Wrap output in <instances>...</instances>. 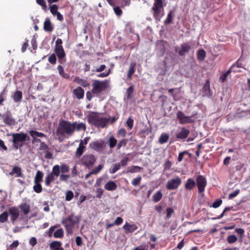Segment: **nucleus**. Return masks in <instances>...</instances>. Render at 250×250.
Returning a JSON list of instances; mask_svg holds the SVG:
<instances>
[{"label":"nucleus","mask_w":250,"mask_h":250,"mask_svg":"<svg viewBox=\"0 0 250 250\" xmlns=\"http://www.w3.org/2000/svg\"><path fill=\"white\" fill-rule=\"evenodd\" d=\"M115 117L108 118L101 117L99 113L95 112H91L87 116V121L91 125L98 128H104L108 126V123L113 124L117 120Z\"/></svg>","instance_id":"1"},{"label":"nucleus","mask_w":250,"mask_h":250,"mask_svg":"<svg viewBox=\"0 0 250 250\" xmlns=\"http://www.w3.org/2000/svg\"><path fill=\"white\" fill-rule=\"evenodd\" d=\"M74 132L73 124L70 122L65 120H62L59 123V126L56 130L58 135L61 137L65 135H71Z\"/></svg>","instance_id":"2"},{"label":"nucleus","mask_w":250,"mask_h":250,"mask_svg":"<svg viewBox=\"0 0 250 250\" xmlns=\"http://www.w3.org/2000/svg\"><path fill=\"white\" fill-rule=\"evenodd\" d=\"M151 8L153 12V17L157 21H160L164 15V7L166 6V0H154Z\"/></svg>","instance_id":"3"},{"label":"nucleus","mask_w":250,"mask_h":250,"mask_svg":"<svg viewBox=\"0 0 250 250\" xmlns=\"http://www.w3.org/2000/svg\"><path fill=\"white\" fill-rule=\"evenodd\" d=\"M79 220L74 214H72L62 220V223L64 226L67 234H72L75 225L78 223Z\"/></svg>","instance_id":"4"},{"label":"nucleus","mask_w":250,"mask_h":250,"mask_svg":"<svg viewBox=\"0 0 250 250\" xmlns=\"http://www.w3.org/2000/svg\"><path fill=\"white\" fill-rule=\"evenodd\" d=\"M12 137L13 146L15 149L22 147L23 145L21 143L24 142L26 140L28 141L30 138L26 134L23 132L13 134Z\"/></svg>","instance_id":"5"},{"label":"nucleus","mask_w":250,"mask_h":250,"mask_svg":"<svg viewBox=\"0 0 250 250\" xmlns=\"http://www.w3.org/2000/svg\"><path fill=\"white\" fill-rule=\"evenodd\" d=\"M92 86L93 95L97 96L107 88L108 82L106 80L104 81L97 80H94L92 84Z\"/></svg>","instance_id":"6"},{"label":"nucleus","mask_w":250,"mask_h":250,"mask_svg":"<svg viewBox=\"0 0 250 250\" xmlns=\"http://www.w3.org/2000/svg\"><path fill=\"white\" fill-rule=\"evenodd\" d=\"M62 41L61 39L58 38L56 41L55 52L58 58L59 62L63 64L65 62L66 60L64 59L65 57V53L62 45Z\"/></svg>","instance_id":"7"},{"label":"nucleus","mask_w":250,"mask_h":250,"mask_svg":"<svg viewBox=\"0 0 250 250\" xmlns=\"http://www.w3.org/2000/svg\"><path fill=\"white\" fill-rule=\"evenodd\" d=\"M96 161V158L92 154H86L84 155L82 159V164L88 168L92 167Z\"/></svg>","instance_id":"8"},{"label":"nucleus","mask_w":250,"mask_h":250,"mask_svg":"<svg viewBox=\"0 0 250 250\" xmlns=\"http://www.w3.org/2000/svg\"><path fill=\"white\" fill-rule=\"evenodd\" d=\"M59 176V167L57 166H53L52 172L49 173L45 178V185L49 186L51 183L54 181L55 176Z\"/></svg>","instance_id":"9"},{"label":"nucleus","mask_w":250,"mask_h":250,"mask_svg":"<svg viewBox=\"0 0 250 250\" xmlns=\"http://www.w3.org/2000/svg\"><path fill=\"white\" fill-rule=\"evenodd\" d=\"M195 183L197 184L198 192L199 193L204 192L207 184L206 178L203 175H199L196 178Z\"/></svg>","instance_id":"10"},{"label":"nucleus","mask_w":250,"mask_h":250,"mask_svg":"<svg viewBox=\"0 0 250 250\" xmlns=\"http://www.w3.org/2000/svg\"><path fill=\"white\" fill-rule=\"evenodd\" d=\"M182 183L181 179L177 177L176 178L172 179L167 181L166 187L169 190L177 189Z\"/></svg>","instance_id":"11"},{"label":"nucleus","mask_w":250,"mask_h":250,"mask_svg":"<svg viewBox=\"0 0 250 250\" xmlns=\"http://www.w3.org/2000/svg\"><path fill=\"white\" fill-rule=\"evenodd\" d=\"M176 116L180 124L182 125L192 123L193 122L190 116H186L182 111H178L176 114Z\"/></svg>","instance_id":"12"},{"label":"nucleus","mask_w":250,"mask_h":250,"mask_svg":"<svg viewBox=\"0 0 250 250\" xmlns=\"http://www.w3.org/2000/svg\"><path fill=\"white\" fill-rule=\"evenodd\" d=\"M89 146L93 150L96 151L101 152L104 148L105 145L104 142L101 140L91 142L90 143Z\"/></svg>","instance_id":"13"},{"label":"nucleus","mask_w":250,"mask_h":250,"mask_svg":"<svg viewBox=\"0 0 250 250\" xmlns=\"http://www.w3.org/2000/svg\"><path fill=\"white\" fill-rule=\"evenodd\" d=\"M29 133L30 135L32 138V144H35L36 143H40L41 144L42 142L41 140L40 139L38 138V137H46V135H45L44 133L37 131L36 130H30Z\"/></svg>","instance_id":"14"},{"label":"nucleus","mask_w":250,"mask_h":250,"mask_svg":"<svg viewBox=\"0 0 250 250\" xmlns=\"http://www.w3.org/2000/svg\"><path fill=\"white\" fill-rule=\"evenodd\" d=\"M191 47L190 45L187 43H182L179 48H176L175 51L180 56H185L191 49Z\"/></svg>","instance_id":"15"},{"label":"nucleus","mask_w":250,"mask_h":250,"mask_svg":"<svg viewBox=\"0 0 250 250\" xmlns=\"http://www.w3.org/2000/svg\"><path fill=\"white\" fill-rule=\"evenodd\" d=\"M8 213L10 216L11 221L14 224L19 216V209L16 207H10L8 208Z\"/></svg>","instance_id":"16"},{"label":"nucleus","mask_w":250,"mask_h":250,"mask_svg":"<svg viewBox=\"0 0 250 250\" xmlns=\"http://www.w3.org/2000/svg\"><path fill=\"white\" fill-rule=\"evenodd\" d=\"M190 131L188 129L183 127L176 134V138L178 139L183 140L186 139L189 134Z\"/></svg>","instance_id":"17"},{"label":"nucleus","mask_w":250,"mask_h":250,"mask_svg":"<svg viewBox=\"0 0 250 250\" xmlns=\"http://www.w3.org/2000/svg\"><path fill=\"white\" fill-rule=\"evenodd\" d=\"M125 233H132L138 229V226L135 224H130L127 222L123 227Z\"/></svg>","instance_id":"18"},{"label":"nucleus","mask_w":250,"mask_h":250,"mask_svg":"<svg viewBox=\"0 0 250 250\" xmlns=\"http://www.w3.org/2000/svg\"><path fill=\"white\" fill-rule=\"evenodd\" d=\"M43 29L45 31L48 32H51L54 29V26L48 18H46L44 21Z\"/></svg>","instance_id":"19"},{"label":"nucleus","mask_w":250,"mask_h":250,"mask_svg":"<svg viewBox=\"0 0 250 250\" xmlns=\"http://www.w3.org/2000/svg\"><path fill=\"white\" fill-rule=\"evenodd\" d=\"M84 91L81 87H78L73 89V94L78 99H82L84 97Z\"/></svg>","instance_id":"20"},{"label":"nucleus","mask_w":250,"mask_h":250,"mask_svg":"<svg viewBox=\"0 0 250 250\" xmlns=\"http://www.w3.org/2000/svg\"><path fill=\"white\" fill-rule=\"evenodd\" d=\"M16 174V177H23V174L21 172V168L18 166H14L12 170L9 172L10 175H14Z\"/></svg>","instance_id":"21"},{"label":"nucleus","mask_w":250,"mask_h":250,"mask_svg":"<svg viewBox=\"0 0 250 250\" xmlns=\"http://www.w3.org/2000/svg\"><path fill=\"white\" fill-rule=\"evenodd\" d=\"M74 81L75 83L84 87H89L90 86V83L86 80L80 78L79 77H75Z\"/></svg>","instance_id":"22"},{"label":"nucleus","mask_w":250,"mask_h":250,"mask_svg":"<svg viewBox=\"0 0 250 250\" xmlns=\"http://www.w3.org/2000/svg\"><path fill=\"white\" fill-rule=\"evenodd\" d=\"M196 183L195 181L191 179L188 178L185 184V187L187 190H191L195 186Z\"/></svg>","instance_id":"23"},{"label":"nucleus","mask_w":250,"mask_h":250,"mask_svg":"<svg viewBox=\"0 0 250 250\" xmlns=\"http://www.w3.org/2000/svg\"><path fill=\"white\" fill-rule=\"evenodd\" d=\"M117 188L116 184L112 181H108L104 185V188L109 191L115 190Z\"/></svg>","instance_id":"24"},{"label":"nucleus","mask_w":250,"mask_h":250,"mask_svg":"<svg viewBox=\"0 0 250 250\" xmlns=\"http://www.w3.org/2000/svg\"><path fill=\"white\" fill-rule=\"evenodd\" d=\"M57 69H58V72H59L60 75L63 78L65 79L70 80V75L64 72L63 67H62V65H59L57 67Z\"/></svg>","instance_id":"25"},{"label":"nucleus","mask_w":250,"mask_h":250,"mask_svg":"<svg viewBox=\"0 0 250 250\" xmlns=\"http://www.w3.org/2000/svg\"><path fill=\"white\" fill-rule=\"evenodd\" d=\"M203 93L206 96H210V82L209 80H207L203 88Z\"/></svg>","instance_id":"26"},{"label":"nucleus","mask_w":250,"mask_h":250,"mask_svg":"<svg viewBox=\"0 0 250 250\" xmlns=\"http://www.w3.org/2000/svg\"><path fill=\"white\" fill-rule=\"evenodd\" d=\"M61 246L62 243L59 241H55L50 244V248L52 250H63Z\"/></svg>","instance_id":"27"},{"label":"nucleus","mask_w":250,"mask_h":250,"mask_svg":"<svg viewBox=\"0 0 250 250\" xmlns=\"http://www.w3.org/2000/svg\"><path fill=\"white\" fill-rule=\"evenodd\" d=\"M3 122L8 126H12L15 125L16 122L14 118L9 115H6L3 118Z\"/></svg>","instance_id":"28"},{"label":"nucleus","mask_w":250,"mask_h":250,"mask_svg":"<svg viewBox=\"0 0 250 250\" xmlns=\"http://www.w3.org/2000/svg\"><path fill=\"white\" fill-rule=\"evenodd\" d=\"M19 208L24 214L27 215L30 211V207L29 205L27 203H22L19 206Z\"/></svg>","instance_id":"29"},{"label":"nucleus","mask_w":250,"mask_h":250,"mask_svg":"<svg viewBox=\"0 0 250 250\" xmlns=\"http://www.w3.org/2000/svg\"><path fill=\"white\" fill-rule=\"evenodd\" d=\"M85 147L83 145V142L81 141L79 144V147L77 148L75 152V155L77 157H80L83 153Z\"/></svg>","instance_id":"30"},{"label":"nucleus","mask_w":250,"mask_h":250,"mask_svg":"<svg viewBox=\"0 0 250 250\" xmlns=\"http://www.w3.org/2000/svg\"><path fill=\"white\" fill-rule=\"evenodd\" d=\"M72 124H73L74 131H75V129H76L77 131H79L81 130L85 131L86 130V125L84 123H77L76 122H74Z\"/></svg>","instance_id":"31"},{"label":"nucleus","mask_w":250,"mask_h":250,"mask_svg":"<svg viewBox=\"0 0 250 250\" xmlns=\"http://www.w3.org/2000/svg\"><path fill=\"white\" fill-rule=\"evenodd\" d=\"M136 63L132 62L130 63L129 69L127 73V78L131 80L132 78V75L134 73L135 70V67L136 66Z\"/></svg>","instance_id":"32"},{"label":"nucleus","mask_w":250,"mask_h":250,"mask_svg":"<svg viewBox=\"0 0 250 250\" xmlns=\"http://www.w3.org/2000/svg\"><path fill=\"white\" fill-rule=\"evenodd\" d=\"M54 166L58 167L59 174L60 172L62 173H67L69 171V167L65 164H62L61 166L56 165Z\"/></svg>","instance_id":"33"},{"label":"nucleus","mask_w":250,"mask_h":250,"mask_svg":"<svg viewBox=\"0 0 250 250\" xmlns=\"http://www.w3.org/2000/svg\"><path fill=\"white\" fill-rule=\"evenodd\" d=\"M234 66V65H232L226 72L220 76V80L222 83L225 82L229 74H230L232 71H235V70H233Z\"/></svg>","instance_id":"34"},{"label":"nucleus","mask_w":250,"mask_h":250,"mask_svg":"<svg viewBox=\"0 0 250 250\" xmlns=\"http://www.w3.org/2000/svg\"><path fill=\"white\" fill-rule=\"evenodd\" d=\"M43 177V173L42 171L38 170L34 177V182L41 183L42 181Z\"/></svg>","instance_id":"35"},{"label":"nucleus","mask_w":250,"mask_h":250,"mask_svg":"<svg viewBox=\"0 0 250 250\" xmlns=\"http://www.w3.org/2000/svg\"><path fill=\"white\" fill-rule=\"evenodd\" d=\"M197 55L198 60L200 62H202L205 60L206 58V51L202 49H199L197 52Z\"/></svg>","instance_id":"36"},{"label":"nucleus","mask_w":250,"mask_h":250,"mask_svg":"<svg viewBox=\"0 0 250 250\" xmlns=\"http://www.w3.org/2000/svg\"><path fill=\"white\" fill-rule=\"evenodd\" d=\"M143 168L137 166H133L127 167V172L135 173L141 172Z\"/></svg>","instance_id":"37"},{"label":"nucleus","mask_w":250,"mask_h":250,"mask_svg":"<svg viewBox=\"0 0 250 250\" xmlns=\"http://www.w3.org/2000/svg\"><path fill=\"white\" fill-rule=\"evenodd\" d=\"M174 17V11H170L167 15V19L165 20L164 23L165 24H169L172 22L173 17Z\"/></svg>","instance_id":"38"},{"label":"nucleus","mask_w":250,"mask_h":250,"mask_svg":"<svg viewBox=\"0 0 250 250\" xmlns=\"http://www.w3.org/2000/svg\"><path fill=\"white\" fill-rule=\"evenodd\" d=\"M163 194L162 191L159 190L157 191L153 196V200L154 202L157 203L162 198Z\"/></svg>","instance_id":"39"},{"label":"nucleus","mask_w":250,"mask_h":250,"mask_svg":"<svg viewBox=\"0 0 250 250\" xmlns=\"http://www.w3.org/2000/svg\"><path fill=\"white\" fill-rule=\"evenodd\" d=\"M186 155H188L189 157H190L191 154L188 150H185L180 152L177 159L178 161L179 162H182Z\"/></svg>","instance_id":"40"},{"label":"nucleus","mask_w":250,"mask_h":250,"mask_svg":"<svg viewBox=\"0 0 250 250\" xmlns=\"http://www.w3.org/2000/svg\"><path fill=\"white\" fill-rule=\"evenodd\" d=\"M22 97V92L21 91H17L13 95V100L15 102H18L21 100Z\"/></svg>","instance_id":"41"},{"label":"nucleus","mask_w":250,"mask_h":250,"mask_svg":"<svg viewBox=\"0 0 250 250\" xmlns=\"http://www.w3.org/2000/svg\"><path fill=\"white\" fill-rule=\"evenodd\" d=\"M37 3L42 7V9L44 11L47 12V6L45 0H36Z\"/></svg>","instance_id":"42"},{"label":"nucleus","mask_w":250,"mask_h":250,"mask_svg":"<svg viewBox=\"0 0 250 250\" xmlns=\"http://www.w3.org/2000/svg\"><path fill=\"white\" fill-rule=\"evenodd\" d=\"M33 188L34 191L37 193H40L42 191V188L41 183H34Z\"/></svg>","instance_id":"43"},{"label":"nucleus","mask_w":250,"mask_h":250,"mask_svg":"<svg viewBox=\"0 0 250 250\" xmlns=\"http://www.w3.org/2000/svg\"><path fill=\"white\" fill-rule=\"evenodd\" d=\"M168 139L169 136L168 134L166 133L162 134L159 138V141L161 144H163L167 143L168 141Z\"/></svg>","instance_id":"44"},{"label":"nucleus","mask_w":250,"mask_h":250,"mask_svg":"<svg viewBox=\"0 0 250 250\" xmlns=\"http://www.w3.org/2000/svg\"><path fill=\"white\" fill-rule=\"evenodd\" d=\"M117 141L114 137V136H111L109 139V146L111 148H114L117 145Z\"/></svg>","instance_id":"45"},{"label":"nucleus","mask_w":250,"mask_h":250,"mask_svg":"<svg viewBox=\"0 0 250 250\" xmlns=\"http://www.w3.org/2000/svg\"><path fill=\"white\" fill-rule=\"evenodd\" d=\"M8 217V213L7 211H4L0 215V222L3 223L7 221Z\"/></svg>","instance_id":"46"},{"label":"nucleus","mask_w":250,"mask_h":250,"mask_svg":"<svg viewBox=\"0 0 250 250\" xmlns=\"http://www.w3.org/2000/svg\"><path fill=\"white\" fill-rule=\"evenodd\" d=\"M63 236V230L62 229H57L54 233V237L55 238H62Z\"/></svg>","instance_id":"47"},{"label":"nucleus","mask_w":250,"mask_h":250,"mask_svg":"<svg viewBox=\"0 0 250 250\" xmlns=\"http://www.w3.org/2000/svg\"><path fill=\"white\" fill-rule=\"evenodd\" d=\"M50 5V12L53 15L55 16L56 14H57V13L58 12V6L56 4Z\"/></svg>","instance_id":"48"},{"label":"nucleus","mask_w":250,"mask_h":250,"mask_svg":"<svg viewBox=\"0 0 250 250\" xmlns=\"http://www.w3.org/2000/svg\"><path fill=\"white\" fill-rule=\"evenodd\" d=\"M48 61L51 64H55L57 62V58L55 54H52L50 55L48 58Z\"/></svg>","instance_id":"49"},{"label":"nucleus","mask_w":250,"mask_h":250,"mask_svg":"<svg viewBox=\"0 0 250 250\" xmlns=\"http://www.w3.org/2000/svg\"><path fill=\"white\" fill-rule=\"evenodd\" d=\"M227 240L229 243L232 244L237 240V238L235 235H230L228 236Z\"/></svg>","instance_id":"50"},{"label":"nucleus","mask_w":250,"mask_h":250,"mask_svg":"<svg viewBox=\"0 0 250 250\" xmlns=\"http://www.w3.org/2000/svg\"><path fill=\"white\" fill-rule=\"evenodd\" d=\"M133 91L134 88L132 86H130L128 88L126 91L127 99H130L132 98Z\"/></svg>","instance_id":"51"},{"label":"nucleus","mask_w":250,"mask_h":250,"mask_svg":"<svg viewBox=\"0 0 250 250\" xmlns=\"http://www.w3.org/2000/svg\"><path fill=\"white\" fill-rule=\"evenodd\" d=\"M223 201L220 198L217 199L213 203L211 206H210V207H212L213 208H217L219 207L222 203Z\"/></svg>","instance_id":"52"},{"label":"nucleus","mask_w":250,"mask_h":250,"mask_svg":"<svg viewBox=\"0 0 250 250\" xmlns=\"http://www.w3.org/2000/svg\"><path fill=\"white\" fill-rule=\"evenodd\" d=\"M166 218L169 219L171 217L172 214L174 213V210L172 208L168 207L166 209Z\"/></svg>","instance_id":"53"},{"label":"nucleus","mask_w":250,"mask_h":250,"mask_svg":"<svg viewBox=\"0 0 250 250\" xmlns=\"http://www.w3.org/2000/svg\"><path fill=\"white\" fill-rule=\"evenodd\" d=\"M121 167V164L119 163H116L114 165L113 168L109 170V172L111 174L115 173L117 170L120 169Z\"/></svg>","instance_id":"54"},{"label":"nucleus","mask_w":250,"mask_h":250,"mask_svg":"<svg viewBox=\"0 0 250 250\" xmlns=\"http://www.w3.org/2000/svg\"><path fill=\"white\" fill-rule=\"evenodd\" d=\"M134 120L130 117H129L126 122V124L127 126L128 129L131 130L133 126Z\"/></svg>","instance_id":"55"},{"label":"nucleus","mask_w":250,"mask_h":250,"mask_svg":"<svg viewBox=\"0 0 250 250\" xmlns=\"http://www.w3.org/2000/svg\"><path fill=\"white\" fill-rule=\"evenodd\" d=\"M126 134V131L124 128H121L117 131V135L118 137H125Z\"/></svg>","instance_id":"56"},{"label":"nucleus","mask_w":250,"mask_h":250,"mask_svg":"<svg viewBox=\"0 0 250 250\" xmlns=\"http://www.w3.org/2000/svg\"><path fill=\"white\" fill-rule=\"evenodd\" d=\"M74 197L73 192L71 190H68L66 192L65 195V200L69 201L71 200Z\"/></svg>","instance_id":"57"},{"label":"nucleus","mask_w":250,"mask_h":250,"mask_svg":"<svg viewBox=\"0 0 250 250\" xmlns=\"http://www.w3.org/2000/svg\"><path fill=\"white\" fill-rule=\"evenodd\" d=\"M70 177V175L69 174H64L62 173L60 175V180L61 181L67 182Z\"/></svg>","instance_id":"58"},{"label":"nucleus","mask_w":250,"mask_h":250,"mask_svg":"<svg viewBox=\"0 0 250 250\" xmlns=\"http://www.w3.org/2000/svg\"><path fill=\"white\" fill-rule=\"evenodd\" d=\"M141 180H142V177L141 176H139L137 178H134L132 181L131 184L134 186H137L139 185Z\"/></svg>","instance_id":"59"},{"label":"nucleus","mask_w":250,"mask_h":250,"mask_svg":"<svg viewBox=\"0 0 250 250\" xmlns=\"http://www.w3.org/2000/svg\"><path fill=\"white\" fill-rule=\"evenodd\" d=\"M113 9H114V12L115 13L116 15L118 16H121L123 13V12H122V10H121V9L120 8V7H118V6H113Z\"/></svg>","instance_id":"60"},{"label":"nucleus","mask_w":250,"mask_h":250,"mask_svg":"<svg viewBox=\"0 0 250 250\" xmlns=\"http://www.w3.org/2000/svg\"><path fill=\"white\" fill-rule=\"evenodd\" d=\"M240 191V189H238L235 190L234 192L229 193V199H231L237 196L239 194Z\"/></svg>","instance_id":"61"},{"label":"nucleus","mask_w":250,"mask_h":250,"mask_svg":"<svg viewBox=\"0 0 250 250\" xmlns=\"http://www.w3.org/2000/svg\"><path fill=\"white\" fill-rule=\"evenodd\" d=\"M103 166L102 165H99L98 166L94 168L91 171L93 174H97L103 168Z\"/></svg>","instance_id":"62"},{"label":"nucleus","mask_w":250,"mask_h":250,"mask_svg":"<svg viewBox=\"0 0 250 250\" xmlns=\"http://www.w3.org/2000/svg\"><path fill=\"white\" fill-rule=\"evenodd\" d=\"M122 1L119 4L120 5L121 7L125 6H129L131 0H121Z\"/></svg>","instance_id":"63"},{"label":"nucleus","mask_w":250,"mask_h":250,"mask_svg":"<svg viewBox=\"0 0 250 250\" xmlns=\"http://www.w3.org/2000/svg\"><path fill=\"white\" fill-rule=\"evenodd\" d=\"M133 250H148V246L146 245H141L135 247Z\"/></svg>","instance_id":"64"}]
</instances>
